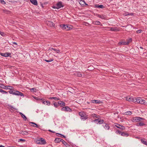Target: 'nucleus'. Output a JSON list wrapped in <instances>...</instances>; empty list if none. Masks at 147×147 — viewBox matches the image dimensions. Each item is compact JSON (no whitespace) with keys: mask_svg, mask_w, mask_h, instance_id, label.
Segmentation results:
<instances>
[{"mask_svg":"<svg viewBox=\"0 0 147 147\" xmlns=\"http://www.w3.org/2000/svg\"><path fill=\"white\" fill-rule=\"evenodd\" d=\"M126 100L129 102H132L147 105V102L140 97H133L128 96L126 97Z\"/></svg>","mask_w":147,"mask_h":147,"instance_id":"f257e3e1","label":"nucleus"},{"mask_svg":"<svg viewBox=\"0 0 147 147\" xmlns=\"http://www.w3.org/2000/svg\"><path fill=\"white\" fill-rule=\"evenodd\" d=\"M9 92L10 94H11L16 95H20L21 96H24V94L22 93L17 90L15 91V90H10Z\"/></svg>","mask_w":147,"mask_h":147,"instance_id":"f03ea898","label":"nucleus"},{"mask_svg":"<svg viewBox=\"0 0 147 147\" xmlns=\"http://www.w3.org/2000/svg\"><path fill=\"white\" fill-rule=\"evenodd\" d=\"M144 119L140 117H133L131 120L133 122H137L141 121V120H144Z\"/></svg>","mask_w":147,"mask_h":147,"instance_id":"7ed1b4c3","label":"nucleus"},{"mask_svg":"<svg viewBox=\"0 0 147 147\" xmlns=\"http://www.w3.org/2000/svg\"><path fill=\"white\" fill-rule=\"evenodd\" d=\"M79 115L80 116L81 118L84 120L88 118L87 115L83 112H79Z\"/></svg>","mask_w":147,"mask_h":147,"instance_id":"20e7f679","label":"nucleus"},{"mask_svg":"<svg viewBox=\"0 0 147 147\" xmlns=\"http://www.w3.org/2000/svg\"><path fill=\"white\" fill-rule=\"evenodd\" d=\"M60 26L61 28L64 30H69L70 29V27L67 25H61Z\"/></svg>","mask_w":147,"mask_h":147,"instance_id":"39448f33","label":"nucleus"},{"mask_svg":"<svg viewBox=\"0 0 147 147\" xmlns=\"http://www.w3.org/2000/svg\"><path fill=\"white\" fill-rule=\"evenodd\" d=\"M74 75L78 77H83L84 76V74H82L81 72L80 71H76L75 72Z\"/></svg>","mask_w":147,"mask_h":147,"instance_id":"423d86ee","label":"nucleus"},{"mask_svg":"<svg viewBox=\"0 0 147 147\" xmlns=\"http://www.w3.org/2000/svg\"><path fill=\"white\" fill-rule=\"evenodd\" d=\"M115 126L117 128H119L121 130H123L125 129V127L124 126L121 125L118 123H115Z\"/></svg>","mask_w":147,"mask_h":147,"instance_id":"0eeeda50","label":"nucleus"},{"mask_svg":"<svg viewBox=\"0 0 147 147\" xmlns=\"http://www.w3.org/2000/svg\"><path fill=\"white\" fill-rule=\"evenodd\" d=\"M102 126L103 128L106 130H109L110 128V127L109 124L104 123H103Z\"/></svg>","mask_w":147,"mask_h":147,"instance_id":"6e6552de","label":"nucleus"},{"mask_svg":"<svg viewBox=\"0 0 147 147\" xmlns=\"http://www.w3.org/2000/svg\"><path fill=\"white\" fill-rule=\"evenodd\" d=\"M56 5L58 9H60L64 7V5L62 3L61 1L58 2L56 4Z\"/></svg>","mask_w":147,"mask_h":147,"instance_id":"1a4fd4ad","label":"nucleus"},{"mask_svg":"<svg viewBox=\"0 0 147 147\" xmlns=\"http://www.w3.org/2000/svg\"><path fill=\"white\" fill-rule=\"evenodd\" d=\"M61 110L63 111H71V110L68 106L63 107L61 109Z\"/></svg>","mask_w":147,"mask_h":147,"instance_id":"9d476101","label":"nucleus"},{"mask_svg":"<svg viewBox=\"0 0 147 147\" xmlns=\"http://www.w3.org/2000/svg\"><path fill=\"white\" fill-rule=\"evenodd\" d=\"M0 54L1 56L6 57L9 56L11 55V53H1Z\"/></svg>","mask_w":147,"mask_h":147,"instance_id":"9b49d317","label":"nucleus"},{"mask_svg":"<svg viewBox=\"0 0 147 147\" xmlns=\"http://www.w3.org/2000/svg\"><path fill=\"white\" fill-rule=\"evenodd\" d=\"M49 50L52 51V50H53L56 52L57 53H60V50L58 49H56L53 48H50L49 49Z\"/></svg>","mask_w":147,"mask_h":147,"instance_id":"f8f14e48","label":"nucleus"},{"mask_svg":"<svg viewBox=\"0 0 147 147\" xmlns=\"http://www.w3.org/2000/svg\"><path fill=\"white\" fill-rule=\"evenodd\" d=\"M91 102L94 103L100 104L102 102L97 100H91Z\"/></svg>","mask_w":147,"mask_h":147,"instance_id":"ddd939ff","label":"nucleus"},{"mask_svg":"<svg viewBox=\"0 0 147 147\" xmlns=\"http://www.w3.org/2000/svg\"><path fill=\"white\" fill-rule=\"evenodd\" d=\"M58 104L61 107H62L64 106L65 105V103L62 101H59L58 102Z\"/></svg>","mask_w":147,"mask_h":147,"instance_id":"4468645a","label":"nucleus"},{"mask_svg":"<svg viewBox=\"0 0 147 147\" xmlns=\"http://www.w3.org/2000/svg\"><path fill=\"white\" fill-rule=\"evenodd\" d=\"M40 144H45L46 143V141L42 138H40Z\"/></svg>","mask_w":147,"mask_h":147,"instance_id":"2eb2a0df","label":"nucleus"},{"mask_svg":"<svg viewBox=\"0 0 147 147\" xmlns=\"http://www.w3.org/2000/svg\"><path fill=\"white\" fill-rule=\"evenodd\" d=\"M62 143L66 147H71V146L69 144H67L66 142L64 141L63 140L62 141Z\"/></svg>","mask_w":147,"mask_h":147,"instance_id":"dca6fc26","label":"nucleus"},{"mask_svg":"<svg viewBox=\"0 0 147 147\" xmlns=\"http://www.w3.org/2000/svg\"><path fill=\"white\" fill-rule=\"evenodd\" d=\"M63 139H62L59 138H57L55 139L54 140V141L56 143H59L60 142H61Z\"/></svg>","mask_w":147,"mask_h":147,"instance_id":"f3484780","label":"nucleus"},{"mask_svg":"<svg viewBox=\"0 0 147 147\" xmlns=\"http://www.w3.org/2000/svg\"><path fill=\"white\" fill-rule=\"evenodd\" d=\"M30 1L34 5H38L37 1L36 0H30Z\"/></svg>","mask_w":147,"mask_h":147,"instance_id":"a211bd4d","label":"nucleus"},{"mask_svg":"<svg viewBox=\"0 0 147 147\" xmlns=\"http://www.w3.org/2000/svg\"><path fill=\"white\" fill-rule=\"evenodd\" d=\"M91 116L93 117L94 119L95 118H98L99 116L95 113H93L91 115Z\"/></svg>","mask_w":147,"mask_h":147,"instance_id":"6ab92c4d","label":"nucleus"},{"mask_svg":"<svg viewBox=\"0 0 147 147\" xmlns=\"http://www.w3.org/2000/svg\"><path fill=\"white\" fill-rule=\"evenodd\" d=\"M121 135L124 137H127L129 134L126 132H123L121 133Z\"/></svg>","mask_w":147,"mask_h":147,"instance_id":"aec40b11","label":"nucleus"},{"mask_svg":"<svg viewBox=\"0 0 147 147\" xmlns=\"http://www.w3.org/2000/svg\"><path fill=\"white\" fill-rule=\"evenodd\" d=\"M79 3L80 4L82 5H84V4L86 5H88V4L85 3L84 0H80Z\"/></svg>","mask_w":147,"mask_h":147,"instance_id":"412c9836","label":"nucleus"},{"mask_svg":"<svg viewBox=\"0 0 147 147\" xmlns=\"http://www.w3.org/2000/svg\"><path fill=\"white\" fill-rule=\"evenodd\" d=\"M19 114L21 115V117L24 119V121H26L27 119V118L25 115L21 112H20Z\"/></svg>","mask_w":147,"mask_h":147,"instance_id":"4be33fe9","label":"nucleus"},{"mask_svg":"<svg viewBox=\"0 0 147 147\" xmlns=\"http://www.w3.org/2000/svg\"><path fill=\"white\" fill-rule=\"evenodd\" d=\"M92 24L95 25H100V22L96 20L93 22Z\"/></svg>","mask_w":147,"mask_h":147,"instance_id":"5701e85b","label":"nucleus"},{"mask_svg":"<svg viewBox=\"0 0 147 147\" xmlns=\"http://www.w3.org/2000/svg\"><path fill=\"white\" fill-rule=\"evenodd\" d=\"M141 142L143 144L147 145V142L145 140L144 138L142 139L141 140Z\"/></svg>","mask_w":147,"mask_h":147,"instance_id":"b1692460","label":"nucleus"},{"mask_svg":"<svg viewBox=\"0 0 147 147\" xmlns=\"http://www.w3.org/2000/svg\"><path fill=\"white\" fill-rule=\"evenodd\" d=\"M97 16L98 17H99V18H100L102 19H105V18H106L105 16V15H100L98 14V15H97Z\"/></svg>","mask_w":147,"mask_h":147,"instance_id":"393cba45","label":"nucleus"},{"mask_svg":"<svg viewBox=\"0 0 147 147\" xmlns=\"http://www.w3.org/2000/svg\"><path fill=\"white\" fill-rule=\"evenodd\" d=\"M145 124L142 122H139L137 123L136 125L138 126H143L145 125Z\"/></svg>","mask_w":147,"mask_h":147,"instance_id":"a878e982","label":"nucleus"},{"mask_svg":"<svg viewBox=\"0 0 147 147\" xmlns=\"http://www.w3.org/2000/svg\"><path fill=\"white\" fill-rule=\"evenodd\" d=\"M95 8H100L102 9H103L105 7L102 5H95Z\"/></svg>","mask_w":147,"mask_h":147,"instance_id":"bb28decb","label":"nucleus"},{"mask_svg":"<svg viewBox=\"0 0 147 147\" xmlns=\"http://www.w3.org/2000/svg\"><path fill=\"white\" fill-rule=\"evenodd\" d=\"M6 89H9L10 90H11L13 89V87L10 86H6Z\"/></svg>","mask_w":147,"mask_h":147,"instance_id":"cd10ccee","label":"nucleus"},{"mask_svg":"<svg viewBox=\"0 0 147 147\" xmlns=\"http://www.w3.org/2000/svg\"><path fill=\"white\" fill-rule=\"evenodd\" d=\"M21 134L23 135H27L28 134V132L26 131H22L21 132Z\"/></svg>","mask_w":147,"mask_h":147,"instance_id":"c85d7f7f","label":"nucleus"},{"mask_svg":"<svg viewBox=\"0 0 147 147\" xmlns=\"http://www.w3.org/2000/svg\"><path fill=\"white\" fill-rule=\"evenodd\" d=\"M132 114V113L131 111H128L124 113V114L126 115H130Z\"/></svg>","mask_w":147,"mask_h":147,"instance_id":"c756f323","label":"nucleus"},{"mask_svg":"<svg viewBox=\"0 0 147 147\" xmlns=\"http://www.w3.org/2000/svg\"><path fill=\"white\" fill-rule=\"evenodd\" d=\"M30 123L32 124H33V125H31L34 127L37 128L38 127V125L36 123L32 122H30Z\"/></svg>","mask_w":147,"mask_h":147,"instance_id":"7c9ffc66","label":"nucleus"},{"mask_svg":"<svg viewBox=\"0 0 147 147\" xmlns=\"http://www.w3.org/2000/svg\"><path fill=\"white\" fill-rule=\"evenodd\" d=\"M119 44L123 45H127L126 42H119Z\"/></svg>","mask_w":147,"mask_h":147,"instance_id":"2f4dec72","label":"nucleus"},{"mask_svg":"<svg viewBox=\"0 0 147 147\" xmlns=\"http://www.w3.org/2000/svg\"><path fill=\"white\" fill-rule=\"evenodd\" d=\"M6 86H4L3 84H0V87L2 88L5 89H6Z\"/></svg>","mask_w":147,"mask_h":147,"instance_id":"473e14b6","label":"nucleus"},{"mask_svg":"<svg viewBox=\"0 0 147 147\" xmlns=\"http://www.w3.org/2000/svg\"><path fill=\"white\" fill-rule=\"evenodd\" d=\"M132 41V39L131 38H129L127 40V45H128L129 43L131 42Z\"/></svg>","mask_w":147,"mask_h":147,"instance_id":"72a5a7b5","label":"nucleus"},{"mask_svg":"<svg viewBox=\"0 0 147 147\" xmlns=\"http://www.w3.org/2000/svg\"><path fill=\"white\" fill-rule=\"evenodd\" d=\"M48 24L50 25L51 26H54V24L53 22H49L48 23Z\"/></svg>","mask_w":147,"mask_h":147,"instance_id":"f704fd0d","label":"nucleus"},{"mask_svg":"<svg viewBox=\"0 0 147 147\" xmlns=\"http://www.w3.org/2000/svg\"><path fill=\"white\" fill-rule=\"evenodd\" d=\"M0 34L2 36H4L6 35V34L3 32L0 31Z\"/></svg>","mask_w":147,"mask_h":147,"instance_id":"c9c22d12","label":"nucleus"},{"mask_svg":"<svg viewBox=\"0 0 147 147\" xmlns=\"http://www.w3.org/2000/svg\"><path fill=\"white\" fill-rule=\"evenodd\" d=\"M53 59H51L49 60H45V61L47 62H49L52 61H53Z\"/></svg>","mask_w":147,"mask_h":147,"instance_id":"e433bc0d","label":"nucleus"},{"mask_svg":"<svg viewBox=\"0 0 147 147\" xmlns=\"http://www.w3.org/2000/svg\"><path fill=\"white\" fill-rule=\"evenodd\" d=\"M103 122L104 121L103 120H100L99 121L98 123L100 124H103V123H104Z\"/></svg>","mask_w":147,"mask_h":147,"instance_id":"4c0bfd02","label":"nucleus"},{"mask_svg":"<svg viewBox=\"0 0 147 147\" xmlns=\"http://www.w3.org/2000/svg\"><path fill=\"white\" fill-rule=\"evenodd\" d=\"M53 99H54L55 100H60V98L57 97H53Z\"/></svg>","mask_w":147,"mask_h":147,"instance_id":"58836bf2","label":"nucleus"},{"mask_svg":"<svg viewBox=\"0 0 147 147\" xmlns=\"http://www.w3.org/2000/svg\"><path fill=\"white\" fill-rule=\"evenodd\" d=\"M58 103H57V102H55L54 103V106L56 108H57L58 107Z\"/></svg>","mask_w":147,"mask_h":147,"instance_id":"ea45409f","label":"nucleus"},{"mask_svg":"<svg viewBox=\"0 0 147 147\" xmlns=\"http://www.w3.org/2000/svg\"><path fill=\"white\" fill-rule=\"evenodd\" d=\"M121 131H119V130H117L116 131L115 133L117 134H121Z\"/></svg>","mask_w":147,"mask_h":147,"instance_id":"a19ab883","label":"nucleus"},{"mask_svg":"<svg viewBox=\"0 0 147 147\" xmlns=\"http://www.w3.org/2000/svg\"><path fill=\"white\" fill-rule=\"evenodd\" d=\"M30 90L31 92H36V89L34 88H32L30 89Z\"/></svg>","mask_w":147,"mask_h":147,"instance_id":"79ce46f5","label":"nucleus"},{"mask_svg":"<svg viewBox=\"0 0 147 147\" xmlns=\"http://www.w3.org/2000/svg\"><path fill=\"white\" fill-rule=\"evenodd\" d=\"M0 2L3 4H5L6 3L3 0H0Z\"/></svg>","mask_w":147,"mask_h":147,"instance_id":"37998d69","label":"nucleus"},{"mask_svg":"<svg viewBox=\"0 0 147 147\" xmlns=\"http://www.w3.org/2000/svg\"><path fill=\"white\" fill-rule=\"evenodd\" d=\"M111 30L112 31H116V29L115 28L111 27Z\"/></svg>","mask_w":147,"mask_h":147,"instance_id":"c03bdc74","label":"nucleus"},{"mask_svg":"<svg viewBox=\"0 0 147 147\" xmlns=\"http://www.w3.org/2000/svg\"><path fill=\"white\" fill-rule=\"evenodd\" d=\"M134 15V13H128V14H125V16H127V15H131V16H133Z\"/></svg>","mask_w":147,"mask_h":147,"instance_id":"a18cd8bd","label":"nucleus"},{"mask_svg":"<svg viewBox=\"0 0 147 147\" xmlns=\"http://www.w3.org/2000/svg\"><path fill=\"white\" fill-rule=\"evenodd\" d=\"M36 142L38 144H40V139L39 140H36Z\"/></svg>","mask_w":147,"mask_h":147,"instance_id":"49530a36","label":"nucleus"},{"mask_svg":"<svg viewBox=\"0 0 147 147\" xmlns=\"http://www.w3.org/2000/svg\"><path fill=\"white\" fill-rule=\"evenodd\" d=\"M41 101L42 103L44 104H46V103L47 102V101H44V100H42Z\"/></svg>","mask_w":147,"mask_h":147,"instance_id":"de8ad7c7","label":"nucleus"},{"mask_svg":"<svg viewBox=\"0 0 147 147\" xmlns=\"http://www.w3.org/2000/svg\"><path fill=\"white\" fill-rule=\"evenodd\" d=\"M142 31V30H138L136 31V32L137 33H141V32Z\"/></svg>","mask_w":147,"mask_h":147,"instance_id":"09e8293b","label":"nucleus"},{"mask_svg":"<svg viewBox=\"0 0 147 147\" xmlns=\"http://www.w3.org/2000/svg\"><path fill=\"white\" fill-rule=\"evenodd\" d=\"M8 106L10 108V109H15V108L11 105H9Z\"/></svg>","mask_w":147,"mask_h":147,"instance_id":"8fccbe9b","label":"nucleus"},{"mask_svg":"<svg viewBox=\"0 0 147 147\" xmlns=\"http://www.w3.org/2000/svg\"><path fill=\"white\" fill-rule=\"evenodd\" d=\"M57 134L61 135V136H60V137L61 138H65V136L63 135H62L60 134Z\"/></svg>","mask_w":147,"mask_h":147,"instance_id":"3c124183","label":"nucleus"},{"mask_svg":"<svg viewBox=\"0 0 147 147\" xmlns=\"http://www.w3.org/2000/svg\"><path fill=\"white\" fill-rule=\"evenodd\" d=\"M52 7L54 9H58L56 5H55V6H53Z\"/></svg>","mask_w":147,"mask_h":147,"instance_id":"603ef678","label":"nucleus"},{"mask_svg":"<svg viewBox=\"0 0 147 147\" xmlns=\"http://www.w3.org/2000/svg\"><path fill=\"white\" fill-rule=\"evenodd\" d=\"M50 104V102L49 101H47V102L46 103V105H49Z\"/></svg>","mask_w":147,"mask_h":147,"instance_id":"864d4df0","label":"nucleus"},{"mask_svg":"<svg viewBox=\"0 0 147 147\" xmlns=\"http://www.w3.org/2000/svg\"><path fill=\"white\" fill-rule=\"evenodd\" d=\"M99 119H95L94 120H93V121L94 122H97L98 123V121H99Z\"/></svg>","mask_w":147,"mask_h":147,"instance_id":"5fc2aeb1","label":"nucleus"},{"mask_svg":"<svg viewBox=\"0 0 147 147\" xmlns=\"http://www.w3.org/2000/svg\"><path fill=\"white\" fill-rule=\"evenodd\" d=\"M8 92H7L5 91H4V90H3V92H2L3 94H6Z\"/></svg>","mask_w":147,"mask_h":147,"instance_id":"6e6d98bb","label":"nucleus"},{"mask_svg":"<svg viewBox=\"0 0 147 147\" xmlns=\"http://www.w3.org/2000/svg\"><path fill=\"white\" fill-rule=\"evenodd\" d=\"M19 140L20 141H25V140H24V139H20Z\"/></svg>","mask_w":147,"mask_h":147,"instance_id":"4d7b16f0","label":"nucleus"},{"mask_svg":"<svg viewBox=\"0 0 147 147\" xmlns=\"http://www.w3.org/2000/svg\"><path fill=\"white\" fill-rule=\"evenodd\" d=\"M86 24L85 25L87 26L88 25H89V26H90V25L88 23H85Z\"/></svg>","mask_w":147,"mask_h":147,"instance_id":"13d9d810","label":"nucleus"},{"mask_svg":"<svg viewBox=\"0 0 147 147\" xmlns=\"http://www.w3.org/2000/svg\"><path fill=\"white\" fill-rule=\"evenodd\" d=\"M48 131H50V132H51L55 133V132L54 131H52L51 130H48Z\"/></svg>","mask_w":147,"mask_h":147,"instance_id":"bf43d9fd","label":"nucleus"},{"mask_svg":"<svg viewBox=\"0 0 147 147\" xmlns=\"http://www.w3.org/2000/svg\"><path fill=\"white\" fill-rule=\"evenodd\" d=\"M3 90L0 88V92H1V93L2 92H3Z\"/></svg>","mask_w":147,"mask_h":147,"instance_id":"052dcab7","label":"nucleus"},{"mask_svg":"<svg viewBox=\"0 0 147 147\" xmlns=\"http://www.w3.org/2000/svg\"><path fill=\"white\" fill-rule=\"evenodd\" d=\"M13 43L14 44L17 45V43L16 42H13Z\"/></svg>","mask_w":147,"mask_h":147,"instance_id":"680f3d73","label":"nucleus"},{"mask_svg":"<svg viewBox=\"0 0 147 147\" xmlns=\"http://www.w3.org/2000/svg\"><path fill=\"white\" fill-rule=\"evenodd\" d=\"M53 98V97H50L49 98V99H52Z\"/></svg>","mask_w":147,"mask_h":147,"instance_id":"e2e57ef3","label":"nucleus"},{"mask_svg":"<svg viewBox=\"0 0 147 147\" xmlns=\"http://www.w3.org/2000/svg\"><path fill=\"white\" fill-rule=\"evenodd\" d=\"M0 147H4V146L2 145H0Z\"/></svg>","mask_w":147,"mask_h":147,"instance_id":"0e129e2a","label":"nucleus"},{"mask_svg":"<svg viewBox=\"0 0 147 147\" xmlns=\"http://www.w3.org/2000/svg\"><path fill=\"white\" fill-rule=\"evenodd\" d=\"M140 48L141 49H143V48L142 47H140Z\"/></svg>","mask_w":147,"mask_h":147,"instance_id":"69168bd1","label":"nucleus"},{"mask_svg":"<svg viewBox=\"0 0 147 147\" xmlns=\"http://www.w3.org/2000/svg\"><path fill=\"white\" fill-rule=\"evenodd\" d=\"M128 12H127V13H125L124 14V15H125V14H128Z\"/></svg>","mask_w":147,"mask_h":147,"instance_id":"338daca9","label":"nucleus"},{"mask_svg":"<svg viewBox=\"0 0 147 147\" xmlns=\"http://www.w3.org/2000/svg\"><path fill=\"white\" fill-rule=\"evenodd\" d=\"M87 103H88V104H89V103H90V102H87Z\"/></svg>","mask_w":147,"mask_h":147,"instance_id":"774afa93","label":"nucleus"}]
</instances>
